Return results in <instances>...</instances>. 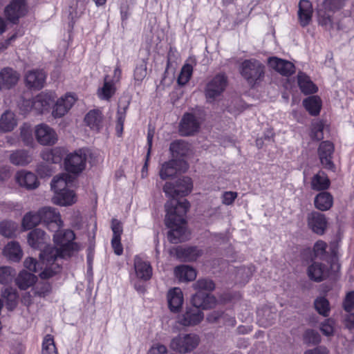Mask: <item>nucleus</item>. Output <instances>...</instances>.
Listing matches in <instances>:
<instances>
[{"label": "nucleus", "mask_w": 354, "mask_h": 354, "mask_svg": "<svg viewBox=\"0 0 354 354\" xmlns=\"http://www.w3.org/2000/svg\"><path fill=\"white\" fill-rule=\"evenodd\" d=\"M192 188V181L189 177L180 179L176 185L167 183L163 187L165 194L172 198L165 205V224L170 229L168 239L172 243L184 241L189 236L185 216L189 208V203L186 199L178 201L175 197L189 194Z\"/></svg>", "instance_id": "obj_1"}, {"label": "nucleus", "mask_w": 354, "mask_h": 354, "mask_svg": "<svg viewBox=\"0 0 354 354\" xmlns=\"http://www.w3.org/2000/svg\"><path fill=\"white\" fill-rule=\"evenodd\" d=\"M54 243L57 248L46 246L40 253L43 264H46L45 270L40 274V277L47 279L60 271L59 261L62 258L71 256L74 252L78 251L81 246L74 242L75 234L72 230H53Z\"/></svg>", "instance_id": "obj_2"}, {"label": "nucleus", "mask_w": 354, "mask_h": 354, "mask_svg": "<svg viewBox=\"0 0 354 354\" xmlns=\"http://www.w3.org/2000/svg\"><path fill=\"white\" fill-rule=\"evenodd\" d=\"M57 95L55 91L42 92L34 97L32 100L24 101L21 109L25 113L33 111L37 113H43L49 111Z\"/></svg>", "instance_id": "obj_3"}, {"label": "nucleus", "mask_w": 354, "mask_h": 354, "mask_svg": "<svg viewBox=\"0 0 354 354\" xmlns=\"http://www.w3.org/2000/svg\"><path fill=\"white\" fill-rule=\"evenodd\" d=\"M240 72L250 85L254 86L264 76V66L256 59L245 60L241 64Z\"/></svg>", "instance_id": "obj_4"}, {"label": "nucleus", "mask_w": 354, "mask_h": 354, "mask_svg": "<svg viewBox=\"0 0 354 354\" xmlns=\"http://www.w3.org/2000/svg\"><path fill=\"white\" fill-rule=\"evenodd\" d=\"M200 338L196 334H180L172 338L169 346L176 352L187 353L193 351L198 346Z\"/></svg>", "instance_id": "obj_5"}, {"label": "nucleus", "mask_w": 354, "mask_h": 354, "mask_svg": "<svg viewBox=\"0 0 354 354\" xmlns=\"http://www.w3.org/2000/svg\"><path fill=\"white\" fill-rule=\"evenodd\" d=\"M35 135L37 142L44 146L55 145L58 140L56 131L46 124H39L35 127Z\"/></svg>", "instance_id": "obj_6"}, {"label": "nucleus", "mask_w": 354, "mask_h": 354, "mask_svg": "<svg viewBox=\"0 0 354 354\" xmlns=\"http://www.w3.org/2000/svg\"><path fill=\"white\" fill-rule=\"evenodd\" d=\"M41 221L46 224L48 228L53 231L61 229L63 222L59 212L54 207H44L39 211Z\"/></svg>", "instance_id": "obj_7"}, {"label": "nucleus", "mask_w": 354, "mask_h": 354, "mask_svg": "<svg viewBox=\"0 0 354 354\" xmlns=\"http://www.w3.org/2000/svg\"><path fill=\"white\" fill-rule=\"evenodd\" d=\"M77 100L76 95L67 93L57 99L53 106L52 115L55 118L64 116L73 107Z\"/></svg>", "instance_id": "obj_8"}, {"label": "nucleus", "mask_w": 354, "mask_h": 354, "mask_svg": "<svg viewBox=\"0 0 354 354\" xmlns=\"http://www.w3.org/2000/svg\"><path fill=\"white\" fill-rule=\"evenodd\" d=\"M86 155L82 150L68 154L64 160L66 169L73 174L82 172L86 166Z\"/></svg>", "instance_id": "obj_9"}, {"label": "nucleus", "mask_w": 354, "mask_h": 354, "mask_svg": "<svg viewBox=\"0 0 354 354\" xmlns=\"http://www.w3.org/2000/svg\"><path fill=\"white\" fill-rule=\"evenodd\" d=\"M27 12L28 7L24 0H13L5 8L4 15L8 21L17 24Z\"/></svg>", "instance_id": "obj_10"}, {"label": "nucleus", "mask_w": 354, "mask_h": 354, "mask_svg": "<svg viewBox=\"0 0 354 354\" xmlns=\"http://www.w3.org/2000/svg\"><path fill=\"white\" fill-rule=\"evenodd\" d=\"M227 86V79L223 74L214 76L207 84L205 96L209 101H213L219 96Z\"/></svg>", "instance_id": "obj_11"}, {"label": "nucleus", "mask_w": 354, "mask_h": 354, "mask_svg": "<svg viewBox=\"0 0 354 354\" xmlns=\"http://www.w3.org/2000/svg\"><path fill=\"white\" fill-rule=\"evenodd\" d=\"M334 152L333 144L329 141L320 143L318 149V154L323 167L327 169L334 170L335 165L333 162V154Z\"/></svg>", "instance_id": "obj_12"}, {"label": "nucleus", "mask_w": 354, "mask_h": 354, "mask_svg": "<svg viewBox=\"0 0 354 354\" xmlns=\"http://www.w3.org/2000/svg\"><path fill=\"white\" fill-rule=\"evenodd\" d=\"M203 313L198 308L189 307L178 317V322L184 326H192L199 324L203 319Z\"/></svg>", "instance_id": "obj_13"}, {"label": "nucleus", "mask_w": 354, "mask_h": 354, "mask_svg": "<svg viewBox=\"0 0 354 354\" xmlns=\"http://www.w3.org/2000/svg\"><path fill=\"white\" fill-rule=\"evenodd\" d=\"M134 272L136 279L148 281L151 278L153 270L150 263L142 257L136 256L134 259Z\"/></svg>", "instance_id": "obj_14"}, {"label": "nucleus", "mask_w": 354, "mask_h": 354, "mask_svg": "<svg viewBox=\"0 0 354 354\" xmlns=\"http://www.w3.org/2000/svg\"><path fill=\"white\" fill-rule=\"evenodd\" d=\"M74 176L67 173L55 176L51 182V189L54 195L72 188L74 185Z\"/></svg>", "instance_id": "obj_15"}, {"label": "nucleus", "mask_w": 354, "mask_h": 354, "mask_svg": "<svg viewBox=\"0 0 354 354\" xmlns=\"http://www.w3.org/2000/svg\"><path fill=\"white\" fill-rule=\"evenodd\" d=\"M169 252L171 255L185 261H194L201 254V250L196 247H174L170 250Z\"/></svg>", "instance_id": "obj_16"}, {"label": "nucleus", "mask_w": 354, "mask_h": 354, "mask_svg": "<svg viewBox=\"0 0 354 354\" xmlns=\"http://www.w3.org/2000/svg\"><path fill=\"white\" fill-rule=\"evenodd\" d=\"M188 168L185 162L171 160L165 162L161 167L160 170V176L162 180L174 176L178 170L185 172Z\"/></svg>", "instance_id": "obj_17"}, {"label": "nucleus", "mask_w": 354, "mask_h": 354, "mask_svg": "<svg viewBox=\"0 0 354 354\" xmlns=\"http://www.w3.org/2000/svg\"><path fill=\"white\" fill-rule=\"evenodd\" d=\"M168 307L171 312L178 313L183 304V293L180 288H170L167 293Z\"/></svg>", "instance_id": "obj_18"}, {"label": "nucleus", "mask_w": 354, "mask_h": 354, "mask_svg": "<svg viewBox=\"0 0 354 354\" xmlns=\"http://www.w3.org/2000/svg\"><path fill=\"white\" fill-rule=\"evenodd\" d=\"M308 225L315 233L322 235L327 227L326 218L319 212H312L308 216Z\"/></svg>", "instance_id": "obj_19"}, {"label": "nucleus", "mask_w": 354, "mask_h": 354, "mask_svg": "<svg viewBox=\"0 0 354 354\" xmlns=\"http://www.w3.org/2000/svg\"><path fill=\"white\" fill-rule=\"evenodd\" d=\"M200 126L198 119L192 113H185L180 124V132L183 136H189L196 132Z\"/></svg>", "instance_id": "obj_20"}, {"label": "nucleus", "mask_w": 354, "mask_h": 354, "mask_svg": "<svg viewBox=\"0 0 354 354\" xmlns=\"http://www.w3.org/2000/svg\"><path fill=\"white\" fill-rule=\"evenodd\" d=\"M46 75L42 70H32L25 75V82L27 86L35 89L41 88L45 83Z\"/></svg>", "instance_id": "obj_21"}, {"label": "nucleus", "mask_w": 354, "mask_h": 354, "mask_svg": "<svg viewBox=\"0 0 354 354\" xmlns=\"http://www.w3.org/2000/svg\"><path fill=\"white\" fill-rule=\"evenodd\" d=\"M194 308L198 309L210 308L216 305V300L212 295L205 292L198 291L192 298Z\"/></svg>", "instance_id": "obj_22"}, {"label": "nucleus", "mask_w": 354, "mask_h": 354, "mask_svg": "<svg viewBox=\"0 0 354 354\" xmlns=\"http://www.w3.org/2000/svg\"><path fill=\"white\" fill-rule=\"evenodd\" d=\"M268 64L272 68L283 75L288 76L295 72L294 64L282 59L270 57L268 59Z\"/></svg>", "instance_id": "obj_23"}, {"label": "nucleus", "mask_w": 354, "mask_h": 354, "mask_svg": "<svg viewBox=\"0 0 354 354\" xmlns=\"http://www.w3.org/2000/svg\"><path fill=\"white\" fill-rule=\"evenodd\" d=\"M19 74L10 68H5L0 72V87L10 88L15 86L19 80Z\"/></svg>", "instance_id": "obj_24"}, {"label": "nucleus", "mask_w": 354, "mask_h": 354, "mask_svg": "<svg viewBox=\"0 0 354 354\" xmlns=\"http://www.w3.org/2000/svg\"><path fill=\"white\" fill-rule=\"evenodd\" d=\"M308 274L310 279L321 281L328 277L329 268L322 263H313L308 268Z\"/></svg>", "instance_id": "obj_25"}, {"label": "nucleus", "mask_w": 354, "mask_h": 354, "mask_svg": "<svg viewBox=\"0 0 354 354\" xmlns=\"http://www.w3.org/2000/svg\"><path fill=\"white\" fill-rule=\"evenodd\" d=\"M15 178L20 186L28 189H35L39 185L37 176L30 171H20L17 173Z\"/></svg>", "instance_id": "obj_26"}, {"label": "nucleus", "mask_w": 354, "mask_h": 354, "mask_svg": "<svg viewBox=\"0 0 354 354\" xmlns=\"http://www.w3.org/2000/svg\"><path fill=\"white\" fill-rule=\"evenodd\" d=\"M3 254L9 261L18 262L23 257V251L19 243L12 241L6 245L3 250Z\"/></svg>", "instance_id": "obj_27"}, {"label": "nucleus", "mask_w": 354, "mask_h": 354, "mask_svg": "<svg viewBox=\"0 0 354 354\" xmlns=\"http://www.w3.org/2000/svg\"><path fill=\"white\" fill-rule=\"evenodd\" d=\"M52 201L53 203L60 206H70L76 203L77 196L72 188H71L62 191L57 195H54Z\"/></svg>", "instance_id": "obj_28"}, {"label": "nucleus", "mask_w": 354, "mask_h": 354, "mask_svg": "<svg viewBox=\"0 0 354 354\" xmlns=\"http://www.w3.org/2000/svg\"><path fill=\"white\" fill-rule=\"evenodd\" d=\"M48 241L49 237L40 229L32 230L28 236V244L34 248L41 249Z\"/></svg>", "instance_id": "obj_29"}, {"label": "nucleus", "mask_w": 354, "mask_h": 354, "mask_svg": "<svg viewBox=\"0 0 354 354\" xmlns=\"http://www.w3.org/2000/svg\"><path fill=\"white\" fill-rule=\"evenodd\" d=\"M17 125V120L14 113L6 111L0 117V132L12 131Z\"/></svg>", "instance_id": "obj_30"}, {"label": "nucleus", "mask_w": 354, "mask_h": 354, "mask_svg": "<svg viewBox=\"0 0 354 354\" xmlns=\"http://www.w3.org/2000/svg\"><path fill=\"white\" fill-rule=\"evenodd\" d=\"M313 8L311 3L308 0H301L299 4L298 15L299 22L302 26H307L312 18Z\"/></svg>", "instance_id": "obj_31"}, {"label": "nucleus", "mask_w": 354, "mask_h": 354, "mask_svg": "<svg viewBox=\"0 0 354 354\" xmlns=\"http://www.w3.org/2000/svg\"><path fill=\"white\" fill-rule=\"evenodd\" d=\"M174 275L180 282L190 281L196 279V272L189 266L182 265L175 268Z\"/></svg>", "instance_id": "obj_32"}, {"label": "nucleus", "mask_w": 354, "mask_h": 354, "mask_svg": "<svg viewBox=\"0 0 354 354\" xmlns=\"http://www.w3.org/2000/svg\"><path fill=\"white\" fill-rule=\"evenodd\" d=\"M84 122L91 130L99 131L102 127V114L99 110H91L86 115Z\"/></svg>", "instance_id": "obj_33"}, {"label": "nucleus", "mask_w": 354, "mask_h": 354, "mask_svg": "<svg viewBox=\"0 0 354 354\" xmlns=\"http://www.w3.org/2000/svg\"><path fill=\"white\" fill-rule=\"evenodd\" d=\"M116 88L115 84L111 82V77L106 75L104 79L102 86L97 89V96L100 99L109 100L115 93Z\"/></svg>", "instance_id": "obj_34"}, {"label": "nucleus", "mask_w": 354, "mask_h": 354, "mask_svg": "<svg viewBox=\"0 0 354 354\" xmlns=\"http://www.w3.org/2000/svg\"><path fill=\"white\" fill-rule=\"evenodd\" d=\"M37 277L25 270L21 271L15 279L16 284L21 290H26L35 283Z\"/></svg>", "instance_id": "obj_35"}, {"label": "nucleus", "mask_w": 354, "mask_h": 354, "mask_svg": "<svg viewBox=\"0 0 354 354\" xmlns=\"http://www.w3.org/2000/svg\"><path fill=\"white\" fill-rule=\"evenodd\" d=\"M297 81L301 91L304 94L314 93L317 92V87L305 73H299L297 75Z\"/></svg>", "instance_id": "obj_36"}, {"label": "nucleus", "mask_w": 354, "mask_h": 354, "mask_svg": "<svg viewBox=\"0 0 354 354\" xmlns=\"http://www.w3.org/2000/svg\"><path fill=\"white\" fill-rule=\"evenodd\" d=\"M32 160V156L25 150L15 151L10 156V162L19 166H25L29 164Z\"/></svg>", "instance_id": "obj_37"}, {"label": "nucleus", "mask_w": 354, "mask_h": 354, "mask_svg": "<svg viewBox=\"0 0 354 354\" xmlns=\"http://www.w3.org/2000/svg\"><path fill=\"white\" fill-rule=\"evenodd\" d=\"M316 208L321 211H326L333 205V196L328 192H321L315 198Z\"/></svg>", "instance_id": "obj_38"}, {"label": "nucleus", "mask_w": 354, "mask_h": 354, "mask_svg": "<svg viewBox=\"0 0 354 354\" xmlns=\"http://www.w3.org/2000/svg\"><path fill=\"white\" fill-rule=\"evenodd\" d=\"M258 322L263 327L271 325L275 319L276 314L271 308L264 307L257 310Z\"/></svg>", "instance_id": "obj_39"}, {"label": "nucleus", "mask_w": 354, "mask_h": 354, "mask_svg": "<svg viewBox=\"0 0 354 354\" xmlns=\"http://www.w3.org/2000/svg\"><path fill=\"white\" fill-rule=\"evenodd\" d=\"M330 180L326 174L319 171L315 174L311 180V187L315 190H324L329 187Z\"/></svg>", "instance_id": "obj_40"}, {"label": "nucleus", "mask_w": 354, "mask_h": 354, "mask_svg": "<svg viewBox=\"0 0 354 354\" xmlns=\"http://www.w3.org/2000/svg\"><path fill=\"white\" fill-rule=\"evenodd\" d=\"M304 106L306 109L313 115H318L320 112L322 107V101L318 96H311L303 102Z\"/></svg>", "instance_id": "obj_41"}, {"label": "nucleus", "mask_w": 354, "mask_h": 354, "mask_svg": "<svg viewBox=\"0 0 354 354\" xmlns=\"http://www.w3.org/2000/svg\"><path fill=\"white\" fill-rule=\"evenodd\" d=\"M319 328L324 336L330 338L335 335L336 322L332 318L326 319L319 324Z\"/></svg>", "instance_id": "obj_42"}, {"label": "nucleus", "mask_w": 354, "mask_h": 354, "mask_svg": "<svg viewBox=\"0 0 354 354\" xmlns=\"http://www.w3.org/2000/svg\"><path fill=\"white\" fill-rule=\"evenodd\" d=\"M41 221L39 212L37 213L28 212L23 218L22 227L24 230L31 229Z\"/></svg>", "instance_id": "obj_43"}, {"label": "nucleus", "mask_w": 354, "mask_h": 354, "mask_svg": "<svg viewBox=\"0 0 354 354\" xmlns=\"http://www.w3.org/2000/svg\"><path fill=\"white\" fill-rule=\"evenodd\" d=\"M193 65L189 63H185L183 66L177 79L179 85L184 86L189 81L193 74Z\"/></svg>", "instance_id": "obj_44"}, {"label": "nucleus", "mask_w": 354, "mask_h": 354, "mask_svg": "<svg viewBox=\"0 0 354 354\" xmlns=\"http://www.w3.org/2000/svg\"><path fill=\"white\" fill-rule=\"evenodd\" d=\"M315 308L319 314L328 317L330 313V307L329 301L324 297H317L314 302Z\"/></svg>", "instance_id": "obj_45"}, {"label": "nucleus", "mask_w": 354, "mask_h": 354, "mask_svg": "<svg viewBox=\"0 0 354 354\" xmlns=\"http://www.w3.org/2000/svg\"><path fill=\"white\" fill-rule=\"evenodd\" d=\"M2 297L6 301L7 308L12 310L17 305L18 296L15 290L6 288L2 293Z\"/></svg>", "instance_id": "obj_46"}, {"label": "nucleus", "mask_w": 354, "mask_h": 354, "mask_svg": "<svg viewBox=\"0 0 354 354\" xmlns=\"http://www.w3.org/2000/svg\"><path fill=\"white\" fill-rule=\"evenodd\" d=\"M17 224L12 221H4L0 223V232L6 237H12L15 235Z\"/></svg>", "instance_id": "obj_47"}, {"label": "nucleus", "mask_w": 354, "mask_h": 354, "mask_svg": "<svg viewBox=\"0 0 354 354\" xmlns=\"http://www.w3.org/2000/svg\"><path fill=\"white\" fill-rule=\"evenodd\" d=\"M41 354H58L53 337L46 335L43 340Z\"/></svg>", "instance_id": "obj_48"}, {"label": "nucleus", "mask_w": 354, "mask_h": 354, "mask_svg": "<svg viewBox=\"0 0 354 354\" xmlns=\"http://www.w3.org/2000/svg\"><path fill=\"white\" fill-rule=\"evenodd\" d=\"M41 157L48 163H56L60 161L59 149H45L41 153Z\"/></svg>", "instance_id": "obj_49"}, {"label": "nucleus", "mask_w": 354, "mask_h": 354, "mask_svg": "<svg viewBox=\"0 0 354 354\" xmlns=\"http://www.w3.org/2000/svg\"><path fill=\"white\" fill-rule=\"evenodd\" d=\"M24 266L26 268L34 272H37L39 270H41V272L39 273V274L45 270L46 268V264H43L40 257L39 263L32 257L26 258L24 262Z\"/></svg>", "instance_id": "obj_50"}, {"label": "nucleus", "mask_w": 354, "mask_h": 354, "mask_svg": "<svg viewBox=\"0 0 354 354\" xmlns=\"http://www.w3.org/2000/svg\"><path fill=\"white\" fill-rule=\"evenodd\" d=\"M15 275V270L9 266L0 268V283L5 284L12 281Z\"/></svg>", "instance_id": "obj_51"}, {"label": "nucleus", "mask_w": 354, "mask_h": 354, "mask_svg": "<svg viewBox=\"0 0 354 354\" xmlns=\"http://www.w3.org/2000/svg\"><path fill=\"white\" fill-rule=\"evenodd\" d=\"M326 10L324 7L318 9V22L320 25L330 29L333 27L332 18L330 15L326 13Z\"/></svg>", "instance_id": "obj_52"}, {"label": "nucleus", "mask_w": 354, "mask_h": 354, "mask_svg": "<svg viewBox=\"0 0 354 354\" xmlns=\"http://www.w3.org/2000/svg\"><path fill=\"white\" fill-rule=\"evenodd\" d=\"M348 0H324L322 7L330 11H335L343 8Z\"/></svg>", "instance_id": "obj_53"}, {"label": "nucleus", "mask_w": 354, "mask_h": 354, "mask_svg": "<svg viewBox=\"0 0 354 354\" xmlns=\"http://www.w3.org/2000/svg\"><path fill=\"white\" fill-rule=\"evenodd\" d=\"M21 137L26 145H30L33 142V138L32 135V129L30 125L28 124H24L21 128Z\"/></svg>", "instance_id": "obj_54"}, {"label": "nucleus", "mask_w": 354, "mask_h": 354, "mask_svg": "<svg viewBox=\"0 0 354 354\" xmlns=\"http://www.w3.org/2000/svg\"><path fill=\"white\" fill-rule=\"evenodd\" d=\"M147 75V63L142 60L138 64L134 71V80L136 82L140 83Z\"/></svg>", "instance_id": "obj_55"}, {"label": "nucleus", "mask_w": 354, "mask_h": 354, "mask_svg": "<svg viewBox=\"0 0 354 354\" xmlns=\"http://www.w3.org/2000/svg\"><path fill=\"white\" fill-rule=\"evenodd\" d=\"M324 124L321 121H315L312 123L310 136L315 140L323 138Z\"/></svg>", "instance_id": "obj_56"}, {"label": "nucleus", "mask_w": 354, "mask_h": 354, "mask_svg": "<svg viewBox=\"0 0 354 354\" xmlns=\"http://www.w3.org/2000/svg\"><path fill=\"white\" fill-rule=\"evenodd\" d=\"M194 287L198 291L204 292V290L211 291L214 290L215 286L212 280L199 279L194 284Z\"/></svg>", "instance_id": "obj_57"}, {"label": "nucleus", "mask_w": 354, "mask_h": 354, "mask_svg": "<svg viewBox=\"0 0 354 354\" xmlns=\"http://www.w3.org/2000/svg\"><path fill=\"white\" fill-rule=\"evenodd\" d=\"M304 339L308 343L315 344L321 342V336L315 330L308 329L304 334Z\"/></svg>", "instance_id": "obj_58"}, {"label": "nucleus", "mask_w": 354, "mask_h": 354, "mask_svg": "<svg viewBox=\"0 0 354 354\" xmlns=\"http://www.w3.org/2000/svg\"><path fill=\"white\" fill-rule=\"evenodd\" d=\"M343 308L348 313L354 309V291H350L346 295L343 301Z\"/></svg>", "instance_id": "obj_59"}, {"label": "nucleus", "mask_w": 354, "mask_h": 354, "mask_svg": "<svg viewBox=\"0 0 354 354\" xmlns=\"http://www.w3.org/2000/svg\"><path fill=\"white\" fill-rule=\"evenodd\" d=\"M238 194L236 192H225L223 193L221 196L222 203L225 205H230L233 204Z\"/></svg>", "instance_id": "obj_60"}, {"label": "nucleus", "mask_w": 354, "mask_h": 354, "mask_svg": "<svg viewBox=\"0 0 354 354\" xmlns=\"http://www.w3.org/2000/svg\"><path fill=\"white\" fill-rule=\"evenodd\" d=\"M111 230L113 232V237H121L123 232L122 225L120 221L113 218L111 221Z\"/></svg>", "instance_id": "obj_61"}, {"label": "nucleus", "mask_w": 354, "mask_h": 354, "mask_svg": "<svg viewBox=\"0 0 354 354\" xmlns=\"http://www.w3.org/2000/svg\"><path fill=\"white\" fill-rule=\"evenodd\" d=\"M50 291V286L48 283L38 284L35 288V293L39 297H44Z\"/></svg>", "instance_id": "obj_62"}, {"label": "nucleus", "mask_w": 354, "mask_h": 354, "mask_svg": "<svg viewBox=\"0 0 354 354\" xmlns=\"http://www.w3.org/2000/svg\"><path fill=\"white\" fill-rule=\"evenodd\" d=\"M326 246V243L322 241L316 242L314 245L315 255L317 257H322L325 254Z\"/></svg>", "instance_id": "obj_63"}, {"label": "nucleus", "mask_w": 354, "mask_h": 354, "mask_svg": "<svg viewBox=\"0 0 354 354\" xmlns=\"http://www.w3.org/2000/svg\"><path fill=\"white\" fill-rule=\"evenodd\" d=\"M344 323L346 328L353 333V341H354V313L348 314L345 317Z\"/></svg>", "instance_id": "obj_64"}]
</instances>
